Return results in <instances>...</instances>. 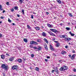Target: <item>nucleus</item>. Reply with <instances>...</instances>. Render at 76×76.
<instances>
[{
  "label": "nucleus",
  "mask_w": 76,
  "mask_h": 76,
  "mask_svg": "<svg viewBox=\"0 0 76 76\" xmlns=\"http://www.w3.org/2000/svg\"><path fill=\"white\" fill-rule=\"evenodd\" d=\"M7 65L4 64H2L1 65V67L2 69H3L5 70H7Z\"/></svg>",
  "instance_id": "obj_1"
},
{
  "label": "nucleus",
  "mask_w": 76,
  "mask_h": 76,
  "mask_svg": "<svg viewBox=\"0 0 76 76\" xmlns=\"http://www.w3.org/2000/svg\"><path fill=\"white\" fill-rule=\"evenodd\" d=\"M18 66L17 65H15L13 66L12 67V69L13 70H16L18 71Z\"/></svg>",
  "instance_id": "obj_2"
},
{
  "label": "nucleus",
  "mask_w": 76,
  "mask_h": 76,
  "mask_svg": "<svg viewBox=\"0 0 76 76\" xmlns=\"http://www.w3.org/2000/svg\"><path fill=\"white\" fill-rule=\"evenodd\" d=\"M48 33L50 35H51V36H56V35L54 34V33H52L51 32V31H48Z\"/></svg>",
  "instance_id": "obj_3"
},
{
  "label": "nucleus",
  "mask_w": 76,
  "mask_h": 76,
  "mask_svg": "<svg viewBox=\"0 0 76 76\" xmlns=\"http://www.w3.org/2000/svg\"><path fill=\"white\" fill-rule=\"evenodd\" d=\"M50 31H52V32H55V33H56V32H58V31H57V30L55 29H50Z\"/></svg>",
  "instance_id": "obj_4"
},
{
  "label": "nucleus",
  "mask_w": 76,
  "mask_h": 76,
  "mask_svg": "<svg viewBox=\"0 0 76 76\" xmlns=\"http://www.w3.org/2000/svg\"><path fill=\"white\" fill-rule=\"evenodd\" d=\"M63 67L64 71V70H67V66H66V65H64Z\"/></svg>",
  "instance_id": "obj_5"
},
{
  "label": "nucleus",
  "mask_w": 76,
  "mask_h": 76,
  "mask_svg": "<svg viewBox=\"0 0 76 76\" xmlns=\"http://www.w3.org/2000/svg\"><path fill=\"white\" fill-rule=\"evenodd\" d=\"M57 69L58 68H56V69H55V72H56L57 74H58L59 71H58V69Z\"/></svg>",
  "instance_id": "obj_6"
},
{
  "label": "nucleus",
  "mask_w": 76,
  "mask_h": 76,
  "mask_svg": "<svg viewBox=\"0 0 76 76\" xmlns=\"http://www.w3.org/2000/svg\"><path fill=\"white\" fill-rule=\"evenodd\" d=\"M50 49L51 50H54V48H53V47L51 45H50Z\"/></svg>",
  "instance_id": "obj_7"
},
{
  "label": "nucleus",
  "mask_w": 76,
  "mask_h": 76,
  "mask_svg": "<svg viewBox=\"0 0 76 76\" xmlns=\"http://www.w3.org/2000/svg\"><path fill=\"white\" fill-rule=\"evenodd\" d=\"M66 53V52L64 50H63L61 52V54H62L63 55H64V54H65Z\"/></svg>",
  "instance_id": "obj_8"
},
{
  "label": "nucleus",
  "mask_w": 76,
  "mask_h": 76,
  "mask_svg": "<svg viewBox=\"0 0 76 76\" xmlns=\"http://www.w3.org/2000/svg\"><path fill=\"white\" fill-rule=\"evenodd\" d=\"M47 25L48 26V27H49V28H52L53 27V25H50L49 24H48Z\"/></svg>",
  "instance_id": "obj_9"
},
{
  "label": "nucleus",
  "mask_w": 76,
  "mask_h": 76,
  "mask_svg": "<svg viewBox=\"0 0 76 76\" xmlns=\"http://www.w3.org/2000/svg\"><path fill=\"white\" fill-rule=\"evenodd\" d=\"M75 56H76V55L75 54H73L72 56L71 57V59L72 60H73L74 58H75Z\"/></svg>",
  "instance_id": "obj_10"
},
{
  "label": "nucleus",
  "mask_w": 76,
  "mask_h": 76,
  "mask_svg": "<svg viewBox=\"0 0 76 76\" xmlns=\"http://www.w3.org/2000/svg\"><path fill=\"white\" fill-rule=\"evenodd\" d=\"M18 63H21L22 62V61L21 59H19L18 60Z\"/></svg>",
  "instance_id": "obj_11"
},
{
  "label": "nucleus",
  "mask_w": 76,
  "mask_h": 76,
  "mask_svg": "<svg viewBox=\"0 0 76 76\" xmlns=\"http://www.w3.org/2000/svg\"><path fill=\"white\" fill-rule=\"evenodd\" d=\"M14 59V58L13 57L10 58L9 59V60L10 61H13V60Z\"/></svg>",
  "instance_id": "obj_12"
},
{
  "label": "nucleus",
  "mask_w": 76,
  "mask_h": 76,
  "mask_svg": "<svg viewBox=\"0 0 76 76\" xmlns=\"http://www.w3.org/2000/svg\"><path fill=\"white\" fill-rule=\"evenodd\" d=\"M69 33V34H70L71 36H72V37H73L74 36V35H75V34H72V32H71V31H70Z\"/></svg>",
  "instance_id": "obj_13"
},
{
  "label": "nucleus",
  "mask_w": 76,
  "mask_h": 76,
  "mask_svg": "<svg viewBox=\"0 0 76 76\" xmlns=\"http://www.w3.org/2000/svg\"><path fill=\"white\" fill-rule=\"evenodd\" d=\"M44 41H45V42H46V43H47V44L48 43V41L47 40V39H46L45 38H44Z\"/></svg>",
  "instance_id": "obj_14"
},
{
  "label": "nucleus",
  "mask_w": 76,
  "mask_h": 76,
  "mask_svg": "<svg viewBox=\"0 0 76 76\" xmlns=\"http://www.w3.org/2000/svg\"><path fill=\"white\" fill-rule=\"evenodd\" d=\"M56 1L59 4H61V1L60 0H56Z\"/></svg>",
  "instance_id": "obj_15"
},
{
  "label": "nucleus",
  "mask_w": 76,
  "mask_h": 76,
  "mask_svg": "<svg viewBox=\"0 0 76 76\" xmlns=\"http://www.w3.org/2000/svg\"><path fill=\"white\" fill-rule=\"evenodd\" d=\"M60 44L59 43H58L56 45V47H58L60 46Z\"/></svg>",
  "instance_id": "obj_16"
},
{
  "label": "nucleus",
  "mask_w": 76,
  "mask_h": 76,
  "mask_svg": "<svg viewBox=\"0 0 76 76\" xmlns=\"http://www.w3.org/2000/svg\"><path fill=\"white\" fill-rule=\"evenodd\" d=\"M42 35L43 37H46V34L45 32H43L42 33Z\"/></svg>",
  "instance_id": "obj_17"
},
{
  "label": "nucleus",
  "mask_w": 76,
  "mask_h": 76,
  "mask_svg": "<svg viewBox=\"0 0 76 76\" xmlns=\"http://www.w3.org/2000/svg\"><path fill=\"white\" fill-rule=\"evenodd\" d=\"M37 42H39V43L41 42V39H38L37 40Z\"/></svg>",
  "instance_id": "obj_18"
},
{
  "label": "nucleus",
  "mask_w": 76,
  "mask_h": 76,
  "mask_svg": "<svg viewBox=\"0 0 76 76\" xmlns=\"http://www.w3.org/2000/svg\"><path fill=\"white\" fill-rule=\"evenodd\" d=\"M3 10V9L2 7V6L1 5H0V10Z\"/></svg>",
  "instance_id": "obj_19"
},
{
  "label": "nucleus",
  "mask_w": 76,
  "mask_h": 76,
  "mask_svg": "<svg viewBox=\"0 0 76 76\" xmlns=\"http://www.w3.org/2000/svg\"><path fill=\"white\" fill-rule=\"evenodd\" d=\"M59 70L60 71H64V69H63V67H61L60 69Z\"/></svg>",
  "instance_id": "obj_20"
},
{
  "label": "nucleus",
  "mask_w": 76,
  "mask_h": 76,
  "mask_svg": "<svg viewBox=\"0 0 76 76\" xmlns=\"http://www.w3.org/2000/svg\"><path fill=\"white\" fill-rule=\"evenodd\" d=\"M23 41H24V42H28V41H27V39H24Z\"/></svg>",
  "instance_id": "obj_21"
},
{
  "label": "nucleus",
  "mask_w": 76,
  "mask_h": 76,
  "mask_svg": "<svg viewBox=\"0 0 76 76\" xmlns=\"http://www.w3.org/2000/svg\"><path fill=\"white\" fill-rule=\"evenodd\" d=\"M41 47H39V48H37V51H39L41 50Z\"/></svg>",
  "instance_id": "obj_22"
},
{
  "label": "nucleus",
  "mask_w": 76,
  "mask_h": 76,
  "mask_svg": "<svg viewBox=\"0 0 76 76\" xmlns=\"http://www.w3.org/2000/svg\"><path fill=\"white\" fill-rule=\"evenodd\" d=\"M1 57L2 59H4V55H1Z\"/></svg>",
  "instance_id": "obj_23"
},
{
  "label": "nucleus",
  "mask_w": 76,
  "mask_h": 76,
  "mask_svg": "<svg viewBox=\"0 0 76 76\" xmlns=\"http://www.w3.org/2000/svg\"><path fill=\"white\" fill-rule=\"evenodd\" d=\"M33 44H35V45H38V43L37 42H35V41H34V43Z\"/></svg>",
  "instance_id": "obj_24"
},
{
  "label": "nucleus",
  "mask_w": 76,
  "mask_h": 76,
  "mask_svg": "<svg viewBox=\"0 0 76 76\" xmlns=\"http://www.w3.org/2000/svg\"><path fill=\"white\" fill-rule=\"evenodd\" d=\"M34 41H31V42H30V44H34Z\"/></svg>",
  "instance_id": "obj_25"
},
{
  "label": "nucleus",
  "mask_w": 76,
  "mask_h": 76,
  "mask_svg": "<svg viewBox=\"0 0 76 76\" xmlns=\"http://www.w3.org/2000/svg\"><path fill=\"white\" fill-rule=\"evenodd\" d=\"M66 29L67 30V31H69V30H70V28H69L66 27Z\"/></svg>",
  "instance_id": "obj_26"
},
{
  "label": "nucleus",
  "mask_w": 76,
  "mask_h": 76,
  "mask_svg": "<svg viewBox=\"0 0 76 76\" xmlns=\"http://www.w3.org/2000/svg\"><path fill=\"white\" fill-rule=\"evenodd\" d=\"M45 48L46 50H48V48H47V45L45 46Z\"/></svg>",
  "instance_id": "obj_27"
},
{
  "label": "nucleus",
  "mask_w": 76,
  "mask_h": 76,
  "mask_svg": "<svg viewBox=\"0 0 76 76\" xmlns=\"http://www.w3.org/2000/svg\"><path fill=\"white\" fill-rule=\"evenodd\" d=\"M20 3V4H21V3H23V0H20L19 1Z\"/></svg>",
  "instance_id": "obj_28"
},
{
  "label": "nucleus",
  "mask_w": 76,
  "mask_h": 76,
  "mask_svg": "<svg viewBox=\"0 0 76 76\" xmlns=\"http://www.w3.org/2000/svg\"><path fill=\"white\" fill-rule=\"evenodd\" d=\"M14 9L15 10H18V7H14Z\"/></svg>",
  "instance_id": "obj_29"
},
{
  "label": "nucleus",
  "mask_w": 76,
  "mask_h": 76,
  "mask_svg": "<svg viewBox=\"0 0 76 76\" xmlns=\"http://www.w3.org/2000/svg\"><path fill=\"white\" fill-rule=\"evenodd\" d=\"M8 21L10 23H11V22H12V21L10 20L9 18H8Z\"/></svg>",
  "instance_id": "obj_30"
},
{
  "label": "nucleus",
  "mask_w": 76,
  "mask_h": 76,
  "mask_svg": "<svg viewBox=\"0 0 76 76\" xmlns=\"http://www.w3.org/2000/svg\"><path fill=\"white\" fill-rule=\"evenodd\" d=\"M36 29L37 31L38 30H39V28L36 27Z\"/></svg>",
  "instance_id": "obj_31"
},
{
  "label": "nucleus",
  "mask_w": 76,
  "mask_h": 76,
  "mask_svg": "<svg viewBox=\"0 0 76 76\" xmlns=\"http://www.w3.org/2000/svg\"><path fill=\"white\" fill-rule=\"evenodd\" d=\"M31 57L32 58H33V57H34V54H31Z\"/></svg>",
  "instance_id": "obj_32"
},
{
  "label": "nucleus",
  "mask_w": 76,
  "mask_h": 76,
  "mask_svg": "<svg viewBox=\"0 0 76 76\" xmlns=\"http://www.w3.org/2000/svg\"><path fill=\"white\" fill-rule=\"evenodd\" d=\"M27 28H28V29H31V27H30V26L29 25H27Z\"/></svg>",
  "instance_id": "obj_33"
},
{
  "label": "nucleus",
  "mask_w": 76,
  "mask_h": 76,
  "mask_svg": "<svg viewBox=\"0 0 76 76\" xmlns=\"http://www.w3.org/2000/svg\"><path fill=\"white\" fill-rule=\"evenodd\" d=\"M69 16H70L71 17H72V16H73V15H72V14H70V13H69Z\"/></svg>",
  "instance_id": "obj_34"
},
{
  "label": "nucleus",
  "mask_w": 76,
  "mask_h": 76,
  "mask_svg": "<svg viewBox=\"0 0 76 76\" xmlns=\"http://www.w3.org/2000/svg\"><path fill=\"white\" fill-rule=\"evenodd\" d=\"M22 12L23 13V15H24V14H25V13H24V10H23V9L22 10Z\"/></svg>",
  "instance_id": "obj_35"
},
{
  "label": "nucleus",
  "mask_w": 76,
  "mask_h": 76,
  "mask_svg": "<svg viewBox=\"0 0 76 76\" xmlns=\"http://www.w3.org/2000/svg\"><path fill=\"white\" fill-rule=\"evenodd\" d=\"M36 70L37 71H38L39 70V68L38 67H36Z\"/></svg>",
  "instance_id": "obj_36"
},
{
  "label": "nucleus",
  "mask_w": 76,
  "mask_h": 76,
  "mask_svg": "<svg viewBox=\"0 0 76 76\" xmlns=\"http://www.w3.org/2000/svg\"><path fill=\"white\" fill-rule=\"evenodd\" d=\"M71 40V38H67V41H70Z\"/></svg>",
  "instance_id": "obj_37"
},
{
  "label": "nucleus",
  "mask_w": 76,
  "mask_h": 76,
  "mask_svg": "<svg viewBox=\"0 0 76 76\" xmlns=\"http://www.w3.org/2000/svg\"><path fill=\"white\" fill-rule=\"evenodd\" d=\"M11 10L12 12H13L14 11V9L12 8L11 9Z\"/></svg>",
  "instance_id": "obj_38"
},
{
  "label": "nucleus",
  "mask_w": 76,
  "mask_h": 76,
  "mask_svg": "<svg viewBox=\"0 0 76 76\" xmlns=\"http://www.w3.org/2000/svg\"><path fill=\"white\" fill-rule=\"evenodd\" d=\"M61 37L62 38H64L65 37V36L64 35H62Z\"/></svg>",
  "instance_id": "obj_39"
},
{
  "label": "nucleus",
  "mask_w": 76,
  "mask_h": 76,
  "mask_svg": "<svg viewBox=\"0 0 76 76\" xmlns=\"http://www.w3.org/2000/svg\"><path fill=\"white\" fill-rule=\"evenodd\" d=\"M31 19H33V18H34V15H31Z\"/></svg>",
  "instance_id": "obj_40"
},
{
  "label": "nucleus",
  "mask_w": 76,
  "mask_h": 76,
  "mask_svg": "<svg viewBox=\"0 0 76 76\" xmlns=\"http://www.w3.org/2000/svg\"><path fill=\"white\" fill-rule=\"evenodd\" d=\"M6 4L8 6H9V3L8 2H7L6 3Z\"/></svg>",
  "instance_id": "obj_41"
},
{
  "label": "nucleus",
  "mask_w": 76,
  "mask_h": 76,
  "mask_svg": "<svg viewBox=\"0 0 76 76\" xmlns=\"http://www.w3.org/2000/svg\"><path fill=\"white\" fill-rule=\"evenodd\" d=\"M33 48L34 49H38V48H37V47H33Z\"/></svg>",
  "instance_id": "obj_42"
},
{
  "label": "nucleus",
  "mask_w": 76,
  "mask_h": 76,
  "mask_svg": "<svg viewBox=\"0 0 76 76\" xmlns=\"http://www.w3.org/2000/svg\"><path fill=\"white\" fill-rule=\"evenodd\" d=\"M2 34H0V38H1V37H2Z\"/></svg>",
  "instance_id": "obj_43"
},
{
  "label": "nucleus",
  "mask_w": 76,
  "mask_h": 76,
  "mask_svg": "<svg viewBox=\"0 0 76 76\" xmlns=\"http://www.w3.org/2000/svg\"><path fill=\"white\" fill-rule=\"evenodd\" d=\"M54 72H55V70H52V73H54Z\"/></svg>",
  "instance_id": "obj_44"
},
{
  "label": "nucleus",
  "mask_w": 76,
  "mask_h": 76,
  "mask_svg": "<svg viewBox=\"0 0 76 76\" xmlns=\"http://www.w3.org/2000/svg\"><path fill=\"white\" fill-rule=\"evenodd\" d=\"M47 58H50V57L49 56H48L46 57Z\"/></svg>",
  "instance_id": "obj_45"
},
{
  "label": "nucleus",
  "mask_w": 76,
  "mask_h": 76,
  "mask_svg": "<svg viewBox=\"0 0 76 76\" xmlns=\"http://www.w3.org/2000/svg\"><path fill=\"white\" fill-rule=\"evenodd\" d=\"M45 61H46V62H47V61H48V59H45Z\"/></svg>",
  "instance_id": "obj_46"
},
{
  "label": "nucleus",
  "mask_w": 76,
  "mask_h": 76,
  "mask_svg": "<svg viewBox=\"0 0 76 76\" xmlns=\"http://www.w3.org/2000/svg\"><path fill=\"white\" fill-rule=\"evenodd\" d=\"M73 53H75V50H73L72 51Z\"/></svg>",
  "instance_id": "obj_47"
},
{
  "label": "nucleus",
  "mask_w": 76,
  "mask_h": 76,
  "mask_svg": "<svg viewBox=\"0 0 76 76\" xmlns=\"http://www.w3.org/2000/svg\"><path fill=\"white\" fill-rule=\"evenodd\" d=\"M65 40H66V41H67V38H65Z\"/></svg>",
  "instance_id": "obj_48"
},
{
  "label": "nucleus",
  "mask_w": 76,
  "mask_h": 76,
  "mask_svg": "<svg viewBox=\"0 0 76 76\" xmlns=\"http://www.w3.org/2000/svg\"><path fill=\"white\" fill-rule=\"evenodd\" d=\"M6 56H9V54L8 53H6Z\"/></svg>",
  "instance_id": "obj_49"
},
{
  "label": "nucleus",
  "mask_w": 76,
  "mask_h": 76,
  "mask_svg": "<svg viewBox=\"0 0 76 76\" xmlns=\"http://www.w3.org/2000/svg\"><path fill=\"white\" fill-rule=\"evenodd\" d=\"M29 47L30 48H33V47H32V46L31 45H30Z\"/></svg>",
  "instance_id": "obj_50"
},
{
  "label": "nucleus",
  "mask_w": 76,
  "mask_h": 76,
  "mask_svg": "<svg viewBox=\"0 0 76 76\" xmlns=\"http://www.w3.org/2000/svg\"><path fill=\"white\" fill-rule=\"evenodd\" d=\"M17 16H18V17H20V15L19 14H17Z\"/></svg>",
  "instance_id": "obj_51"
},
{
  "label": "nucleus",
  "mask_w": 76,
  "mask_h": 76,
  "mask_svg": "<svg viewBox=\"0 0 76 76\" xmlns=\"http://www.w3.org/2000/svg\"><path fill=\"white\" fill-rule=\"evenodd\" d=\"M73 71H74V72H76V69H73Z\"/></svg>",
  "instance_id": "obj_52"
},
{
  "label": "nucleus",
  "mask_w": 76,
  "mask_h": 76,
  "mask_svg": "<svg viewBox=\"0 0 76 76\" xmlns=\"http://www.w3.org/2000/svg\"><path fill=\"white\" fill-rule=\"evenodd\" d=\"M1 19H4V17H1Z\"/></svg>",
  "instance_id": "obj_53"
},
{
  "label": "nucleus",
  "mask_w": 76,
  "mask_h": 76,
  "mask_svg": "<svg viewBox=\"0 0 76 76\" xmlns=\"http://www.w3.org/2000/svg\"><path fill=\"white\" fill-rule=\"evenodd\" d=\"M4 12H5V10H3V13H4Z\"/></svg>",
  "instance_id": "obj_54"
},
{
  "label": "nucleus",
  "mask_w": 76,
  "mask_h": 76,
  "mask_svg": "<svg viewBox=\"0 0 76 76\" xmlns=\"http://www.w3.org/2000/svg\"><path fill=\"white\" fill-rule=\"evenodd\" d=\"M69 57H71V55H69Z\"/></svg>",
  "instance_id": "obj_55"
},
{
  "label": "nucleus",
  "mask_w": 76,
  "mask_h": 76,
  "mask_svg": "<svg viewBox=\"0 0 76 76\" xmlns=\"http://www.w3.org/2000/svg\"><path fill=\"white\" fill-rule=\"evenodd\" d=\"M65 48H67V46H65Z\"/></svg>",
  "instance_id": "obj_56"
},
{
  "label": "nucleus",
  "mask_w": 76,
  "mask_h": 76,
  "mask_svg": "<svg viewBox=\"0 0 76 76\" xmlns=\"http://www.w3.org/2000/svg\"><path fill=\"white\" fill-rule=\"evenodd\" d=\"M46 13L47 15H48V14H49V13L47 12H46Z\"/></svg>",
  "instance_id": "obj_57"
},
{
  "label": "nucleus",
  "mask_w": 76,
  "mask_h": 76,
  "mask_svg": "<svg viewBox=\"0 0 76 76\" xmlns=\"http://www.w3.org/2000/svg\"><path fill=\"white\" fill-rule=\"evenodd\" d=\"M55 39H52V40H53V41H54V40H55Z\"/></svg>",
  "instance_id": "obj_58"
},
{
  "label": "nucleus",
  "mask_w": 76,
  "mask_h": 76,
  "mask_svg": "<svg viewBox=\"0 0 76 76\" xmlns=\"http://www.w3.org/2000/svg\"><path fill=\"white\" fill-rule=\"evenodd\" d=\"M54 42H56V43H57V41H54Z\"/></svg>",
  "instance_id": "obj_59"
},
{
  "label": "nucleus",
  "mask_w": 76,
  "mask_h": 76,
  "mask_svg": "<svg viewBox=\"0 0 76 76\" xmlns=\"http://www.w3.org/2000/svg\"><path fill=\"white\" fill-rule=\"evenodd\" d=\"M3 75L4 76H6V75L4 74H3Z\"/></svg>",
  "instance_id": "obj_60"
},
{
  "label": "nucleus",
  "mask_w": 76,
  "mask_h": 76,
  "mask_svg": "<svg viewBox=\"0 0 76 76\" xmlns=\"http://www.w3.org/2000/svg\"><path fill=\"white\" fill-rule=\"evenodd\" d=\"M12 25H15V24L14 23H12Z\"/></svg>",
  "instance_id": "obj_61"
},
{
  "label": "nucleus",
  "mask_w": 76,
  "mask_h": 76,
  "mask_svg": "<svg viewBox=\"0 0 76 76\" xmlns=\"http://www.w3.org/2000/svg\"><path fill=\"white\" fill-rule=\"evenodd\" d=\"M41 28H44V27L42 26Z\"/></svg>",
  "instance_id": "obj_62"
},
{
  "label": "nucleus",
  "mask_w": 76,
  "mask_h": 76,
  "mask_svg": "<svg viewBox=\"0 0 76 76\" xmlns=\"http://www.w3.org/2000/svg\"><path fill=\"white\" fill-rule=\"evenodd\" d=\"M1 23H2V21H0V24H1Z\"/></svg>",
  "instance_id": "obj_63"
},
{
  "label": "nucleus",
  "mask_w": 76,
  "mask_h": 76,
  "mask_svg": "<svg viewBox=\"0 0 76 76\" xmlns=\"http://www.w3.org/2000/svg\"><path fill=\"white\" fill-rule=\"evenodd\" d=\"M60 25H61V26H62V25H63V24H62V23H61L60 24Z\"/></svg>",
  "instance_id": "obj_64"
}]
</instances>
